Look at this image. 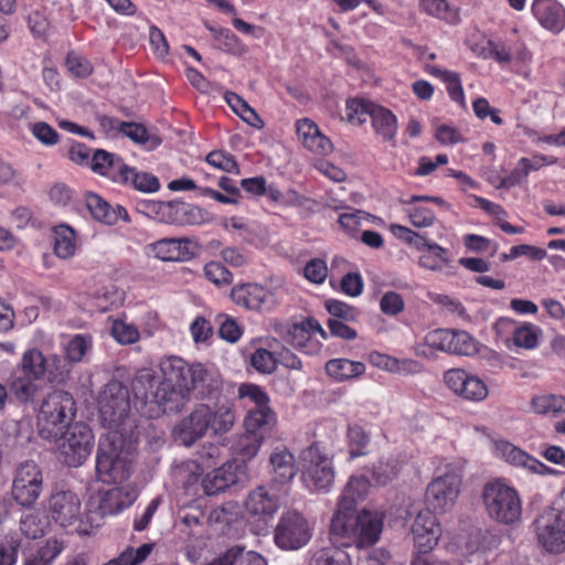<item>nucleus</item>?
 Masks as SVG:
<instances>
[{
    "mask_svg": "<svg viewBox=\"0 0 565 565\" xmlns=\"http://www.w3.org/2000/svg\"><path fill=\"white\" fill-rule=\"evenodd\" d=\"M163 379L149 403V416L179 412L192 390L204 383L206 370L201 364L188 365L181 358H169L161 362Z\"/></svg>",
    "mask_w": 565,
    "mask_h": 565,
    "instance_id": "1",
    "label": "nucleus"
},
{
    "mask_svg": "<svg viewBox=\"0 0 565 565\" xmlns=\"http://www.w3.org/2000/svg\"><path fill=\"white\" fill-rule=\"evenodd\" d=\"M235 419V413L228 405L222 404L212 409L206 404H199L174 427L173 434L180 444L191 447L210 429L218 436L228 433Z\"/></svg>",
    "mask_w": 565,
    "mask_h": 565,
    "instance_id": "2",
    "label": "nucleus"
},
{
    "mask_svg": "<svg viewBox=\"0 0 565 565\" xmlns=\"http://www.w3.org/2000/svg\"><path fill=\"white\" fill-rule=\"evenodd\" d=\"M134 449L127 445L122 433L109 430L98 443L96 454V472L105 483H121L132 471Z\"/></svg>",
    "mask_w": 565,
    "mask_h": 565,
    "instance_id": "3",
    "label": "nucleus"
},
{
    "mask_svg": "<svg viewBox=\"0 0 565 565\" xmlns=\"http://www.w3.org/2000/svg\"><path fill=\"white\" fill-rule=\"evenodd\" d=\"M384 515L376 511L363 509L348 516L333 515L330 534L342 545L366 548L374 545L381 536Z\"/></svg>",
    "mask_w": 565,
    "mask_h": 565,
    "instance_id": "4",
    "label": "nucleus"
},
{
    "mask_svg": "<svg viewBox=\"0 0 565 565\" xmlns=\"http://www.w3.org/2000/svg\"><path fill=\"white\" fill-rule=\"evenodd\" d=\"M75 413V402L68 392L55 390L49 393L38 414L40 436L47 440H57L63 430L71 426Z\"/></svg>",
    "mask_w": 565,
    "mask_h": 565,
    "instance_id": "5",
    "label": "nucleus"
},
{
    "mask_svg": "<svg viewBox=\"0 0 565 565\" xmlns=\"http://www.w3.org/2000/svg\"><path fill=\"white\" fill-rule=\"evenodd\" d=\"M482 501L488 515L499 523L510 525L521 518L522 502L518 491L500 480L484 484Z\"/></svg>",
    "mask_w": 565,
    "mask_h": 565,
    "instance_id": "6",
    "label": "nucleus"
},
{
    "mask_svg": "<svg viewBox=\"0 0 565 565\" xmlns=\"http://www.w3.org/2000/svg\"><path fill=\"white\" fill-rule=\"evenodd\" d=\"M100 419L110 430H118L130 412L128 388L119 381L108 382L98 399Z\"/></svg>",
    "mask_w": 565,
    "mask_h": 565,
    "instance_id": "7",
    "label": "nucleus"
},
{
    "mask_svg": "<svg viewBox=\"0 0 565 565\" xmlns=\"http://www.w3.org/2000/svg\"><path fill=\"white\" fill-rule=\"evenodd\" d=\"M43 491V473L32 460L20 462L13 475L11 497L23 508H32Z\"/></svg>",
    "mask_w": 565,
    "mask_h": 565,
    "instance_id": "8",
    "label": "nucleus"
},
{
    "mask_svg": "<svg viewBox=\"0 0 565 565\" xmlns=\"http://www.w3.org/2000/svg\"><path fill=\"white\" fill-rule=\"evenodd\" d=\"M312 531L308 520L298 511L281 514L274 531L276 545L285 551H296L308 544Z\"/></svg>",
    "mask_w": 565,
    "mask_h": 565,
    "instance_id": "9",
    "label": "nucleus"
},
{
    "mask_svg": "<svg viewBox=\"0 0 565 565\" xmlns=\"http://www.w3.org/2000/svg\"><path fill=\"white\" fill-rule=\"evenodd\" d=\"M60 444L62 460L68 467H78L90 455L94 446L92 429L83 424L75 423L63 430Z\"/></svg>",
    "mask_w": 565,
    "mask_h": 565,
    "instance_id": "10",
    "label": "nucleus"
},
{
    "mask_svg": "<svg viewBox=\"0 0 565 565\" xmlns=\"http://www.w3.org/2000/svg\"><path fill=\"white\" fill-rule=\"evenodd\" d=\"M134 502V495L121 488L114 487L100 490L90 497L87 508V522L98 527L107 515H114L128 508Z\"/></svg>",
    "mask_w": 565,
    "mask_h": 565,
    "instance_id": "11",
    "label": "nucleus"
},
{
    "mask_svg": "<svg viewBox=\"0 0 565 565\" xmlns=\"http://www.w3.org/2000/svg\"><path fill=\"white\" fill-rule=\"evenodd\" d=\"M47 513L50 518L62 527L74 526L78 531L82 525V502L79 497L71 490H55L47 499Z\"/></svg>",
    "mask_w": 565,
    "mask_h": 565,
    "instance_id": "12",
    "label": "nucleus"
},
{
    "mask_svg": "<svg viewBox=\"0 0 565 565\" xmlns=\"http://www.w3.org/2000/svg\"><path fill=\"white\" fill-rule=\"evenodd\" d=\"M539 542L550 553L565 551V512L548 508L535 520Z\"/></svg>",
    "mask_w": 565,
    "mask_h": 565,
    "instance_id": "13",
    "label": "nucleus"
},
{
    "mask_svg": "<svg viewBox=\"0 0 565 565\" xmlns=\"http://www.w3.org/2000/svg\"><path fill=\"white\" fill-rule=\"evenodd\" d=\"M444 382L454 394L469 402H482L489 394L487 384L479 376L462 369L446 371Z\"/></svg>",
    "mask_w": 565,
    "mask_h": 565,
    "instance_id": "14",
    "label": "nucleus"
},
{
    "mask_svg": "<svg viewBox=\"0 0 565 565\" xmlns=\"http://www.w3.org/2000/svg\"><path fill=\"white\" fill-rule=\"evenodd\" d=\"M460 478L456 473H445L435 478L427 487L426 502L435 512H446L451 509L460 490Z\"/></svg>",
    "mask_w": 565,
    "mask_h": 565,
    "instance_id": "15",
    "label": "nucleus"
},
{
    "mask_svg": "<svg viewBox=\"0 0 565 565\" xmlns=\"http://www.w3.org/2000/svg\"><path fill=\"white\" fill-rule=\"evenodd\" d=\"M315 332L323 339L327 338V332L315 318H306L289 326L284 334V340L303 353L313 355L322 347L318 340L312 339Z\"/></svg>",
    "mask_w": 565,
    "mask_h": 565,
    "instance_id": "16",
    "label": "nucleus"
},
{
    "mask_svg": "<svg viewBox=\"0 0 565 565\" xmlns=\"http://www.w3.org/2000/svg\"><path fill=\"white\" fill-rule=\"evenodd\" d=\"M431 347L457 355H473L478 352V342L462 330H436L430 333Z\"/></svg>",
    "mask_w": 565,
    "mask_h": 565,
    "instance_id": "17",
    "label": "nucleus"
},
{
    "mask_svg": "<svg viewBox=\"0 0 565 565\" xmlns=\"http://www.w3.org/2000/svg\"><path fill=\"white\" fill-rule=\"evenodd\" d=\"M156 257L164 262H186L200 250L198 242L183 238H163L151 245Z\"/></svg>",
    "mask_w": 565,
    "mask_h": 565,
    "instance_id": "18",
    "label": "nucleus"
},
{
    "mask_svg": "<svg viewBox=\"0 0 565 565\" xmlns=\"http://www.w3.org/2000/svg\"><path fill=\"white\" fill-rule=\"evenodd\" d=\"M137 211L148 217L166 223L194 222L190 217L185 220L179 217V215L185 216L194 212V209L183 202L141 201L137 204Z\"/></svg>",
    "mask_w": 565,
    "mask_h": 565,
    "instance_id": "19",
    "label": "nucleus"
},
{
    "mask_svg": "<svg viewBox=\"0 0 565 565\" xmlns=\"http://www.w3.org/2000/svg\"><path fill=\"white\" fill-rule=\"evenodd\" d=\"M231 297L236 305L252 310H262L274 303V295L258 284H242L234 286Z\"/></svg>",
    "mask_w": 565,
    "mask_h": 565,
    "instance_id": "20",
    "label": "nucleus"
},
{
    "mask_svg": "<svg viewBox=\"0 0 565 565\" xmlns=\"http://www.w3.org/2000/svg\"><path fill=\"white\" fill-rule=\"evenodd\" d=\"M370 487V481L365 477H351L342 490L333 515L348 516L349 513L355 512L356 505L369 494Z\"/></svg>",
    "mask_w": 565,
    "mask_h": 565,
    "instance_id": "21",
    "label": "nucleus"
},
{
    "mask_svg": "<svg viewBox=\"0 0 565 565\" xmlns=\"http://www.w3.org/2000/svg\"><path fill=\"white\" fill-rule=\"evenodd\" d=\"M238 469L237 462L228 461L206 473L202 479L203 492L206 495H215L236 484L239 480Z\"/></svg>",
    "mask_w": 565,
    "mask_h": 565,
    "instance_id": "22",
    "label": "nucleus"
},
{
    "mask_svg": "<svg viewBox=\"0 0 565 565\" xmlns=\"http://www.w3.org/2000/svg\"><path fill=\"white\" fill-rule=\"evenodd\" d=\"M297 135L307 149L318 154L326 156L333 149L330 139L322 135L318 126L308 118L298 121Z\"/></svg>",
    "mask_w": 565,
    "mask_h": 565,
    "instance_id": "23",
    "label": "nucleus"
},
{
    "mask_svg": "<svg viewBox=\"0 0 565 565\" xmlns=\"http://www.w3.org/2000/svg\"><path fill=\"white\" fill-rule=\"evenodd\" d=\"M532 10L540 24L546 30L559 32L565 26V11L556 1L535 0Z\"/></svg>",
    "mask_w": 565,
    "mask_h": 565,
    "instance_id": "24",
    "label": "nucleus"
},
{
    "mask_svg": "<svg viewBox=\"0 0 565 565\" xmlns=\"http://www.w3.org/2000/svg\"><path fill=\"white\" fill-rule=\"evenodd\" d=\"M113 181L122 184H129L135 190L143 193H153L160 189V182L157 177L148 172H139L127 164L120 166V171L111 175Z\"/></svg>",
    "mask_w": 565,
    "mask_h": 565,
    "instance_id": "25",
    "label": "nucleus"
},
{
    "mask_svg": "<svg viewBox=\"0 0 565 565\" xmlns=\"http://www.w3.org/2000/svg\"><path fill=\"white\" fill-rule=\"evenodd\" d=\"M372 109L373 113L370 119L375 132L381 136L384 141L391 142V145L395 147V136L398 128L396 116L390 109L377 104Z\"/></svg>",
    "mask_w": 565,
    "mask_h": 565,
    "instance_id": "26",
    "label": "nucleus"
},
{
    "mask_svg": "<svg viewBox=\"0 0 565 565\" xmlns=\"http://www.w3.org/2000/svg\"><path fill=\"white\" fill-rule=\"evenodd\" d=\"M305 476L308 484L319 491L328 490L334 480L332 465L327 458L310 462L306 468Z\"/></svg>",
    "mask_w": 565,
    "mask_h": 565,
    "instance_id": "27",
    "label": "nucleus"
},
{
    "mask_svg": "<svg viewBox=\"0 0 565 565\" xmlns=\"http://www.w3.org/2000/svg\"><path fill=\"white\" fill-rule=\"evenodd\" d=\"M246 508L255 515H271L278 510L279 501L275 493H270L265 487H258L249 493Z\"/></svg>",
    "mask_w": 565,
    "mask_h": 565,
    "instance_id": "28",
    "label": "nucleus"
},
{
    "mask_svg": "<svg viewBox=\"0 0 565 565\" xmlns=\"http://www.w3.org/2000/svg\"><path fill=\"white\" fill-rule=\"evenodd\" d=\"M274 479L280 484L289 482L297 473L294 455L287 449L276 450L270 456Z\"/></svg>",
    "mask_w": 565,
    "mask_h": 565,
    "instance_id": "29",
    "label": "nucleus"
},
{
    "mask_svg": "<svg viewBox=\"0 0 565 565\" xmlns=\"http://www.w3.org/2000/svg\"><path fill=\"white\" fill-rule=\"evenodd\" d=\"M275 423L276 415L268 405L249 408L244 420V426L247 431L263 435V431L270 429Z\"/></svg>",
    "mask_w": 565,
    "mask_h": 565,
    "instance_id": "30",
    "label": "nucleus"
},
{
    "mask_svg": "<svg viewBox=\"0 0 565 565\" xmlns=\"http://www.w3.org/2000/svg\"><path fill=\"white\" fill-rule=\"evenodd\" d=\"M326 372L335 381L341 382L362 375L365 372V365L349 359H333L327 362Z\"/></svg>",
    "mask_w": 565,
    "mask_h": 565,
    "instance_id": "31",
    "label": "nucleus"
},
{
    "mask_svg": "<svg viewBox=\"0 0 565 565\" xmlns=\"http://www.w3.org/2000/svg\"><path fill=\"white\" fill-rule=\"evenodd\" d=\"M160 382L152 370L143 369L139 371L131 383L136 399L146 406L149 405L151 395H153Z\"/></svg>",
    "mask_w": 565,
    "mask_h": 565,
    "instance_id": "32",
    "label": "nucleus"
},
{
    "mask_svg": "<svg viewBox=\"0 0 565 565\" xmlns=\"http://www.w3.org/2000/svg\"><path fill=\"white\" fill-rule=\"evenodd\" d=\"M503 452L507 458V461H509L512 465L526 468L531 472L539 475H547L553 472V470L545 466L542 461L534 457H531L530 455H527L526 452H524L523 450L515 446H505Z\"/></svg>",
    "mask_w": 565,
    "mask_h": 565,
    "instance_id": "33",
    "label": "nucleus"
},
{
    "mask_svg": "<svg viewBox=\"0 0 565 565\" xmlns=\"http://www.w3.org/2000/svg\"><path fill=\"white\" fill-rule=\"evenodd\" d=\"M541 329L530 322L523 323L514 329L512 337L505 339V344L511 348V343L518 348L532 350L539 344Z\"/></svg>",
    "mask_w": 565,
    "mask_h": 565,
    "instance_id": "34",
    "label": "nucleus"
},
{
    "mask_svg": "<svg viewBox=\"0 0 565 565\" xmlns=\"http://www.w3.org/2000/svg\"><path fill=\"white\" fill-rule=\"evenodd\" d=\"M20 366L24 376L36 381L45 374L46 360L41 351L31 349L23 354Z\"/></svg>",
    "mask_w": 565,
    "mask_h": 565,
    "instance_id": "35",
    "label": "nucleus"
},
{
    "mask_svg": "<svg viewBox=\"0 0 565 565\" xmlns=\"http://www.w3.org/2000/svg\"><path fill=\"white\" fill-rule=\"evenodd\" d=\"M54 253L57 257L66 259L75 253V232L67 225H60L54 230Z\"/></svg>",
    "mask_w": 565,
    "mask_h": 565,
    "instance_id": "36",
    "label": "nucleus"
},
{
    "mask_svg": "<svg viewBox=\"0 0 565 565\" xmlns=\"http://www.w3.org/2000/svg\"><path fill=\"white\" fill-rule=\"evenodd\" d=\"M119 131L136 143L147 145L149 149H154L161 143V139L156 135H149L141 124L120 121Z\"/></svg>",
    "mask_w": 565,
    "mask_h": 565,
    "instance_id": "37",
    "label": "nucleus"
},
{
    "mask_svg": "<svg viewBox=\"0 0 565 565\" xmlns=\"http://www.w3.org/2000/svg\"><path fill=\"white\" fill-rule=\"evenodd\" d=\"M348 452L351 459L367 455L370 435L359 425H349L347 430Z\"/></svg>",
    "mask_w": 565,
    "mask_h": 565,
    "instance_id": "38",
    "label": "nucleus"
},
{
    "mask_svg": "<svg viewBox=\"0 0 565 565\" xmlns=\"http://www.w3.org/2000/svg\"><path fill=\"white\" fill-rule=\"evenodd\" d=\"M120 166H125L121 158L103 149L96 150L90 159V169L100 175L111 178L113 173L110 171L113 169H117V172L120 171Z\"/></svg>",
    "mask_w": 565,
    "mask_h": 565,
    "instance_id": "39",
    "label": "nucleus"
},
{
    "mask_svg": "<svg viewBox=\"0 0 565 565\" xmlns=\"http://www.w3.org/2000/svg\"><path fill=\"white\" fill-rule=\"evenodd\" d=\"M310 565H352L347 551L338 546L318 550L311 557Z\"/></svg>",
    "mask_w": 565,
    "mask_h": 565,
    "instance_id": "40",
    "label": "nucleus"
},
{
    "mask_svg": "<svg viewBox=\"0 0 565 565\" xmlns=\"http://www.w3.org/2000/svg\"><path fill=\"white\" fill-rule=\"evenodd\" d=\"M86 206L96 221L107 225L116 224V215L113 207L102 196L95 193L87 194Z\"/></svg>",
    "mask_w": 565,
    "mask_h": 565,
    "instance_id": "41",
    "label": "nucleus"
},
{
    "mask_svg": "<svg viewBox=\"0 0 565 565\" xmlns=\"http://www.w3.org/2000/svg\"><path fill=\"white\" fill-rule=\"evenodd\" d=\"M47 527L49 522L39 512L26 513L20 520V530L22 534L32 540L42 537Z\"/></svg>",
    "mask_w": 565,
    "mask_h": 565,
    "instance_id": "42",
    "label": "nucleus"
},
{
    "mask_svg": "<svg viewBox=\"0 0 565 565\" xmlns=\"http://www.w3.org/2000/svg\"><path fill=\"white\" fill-rule=\"evenodd\" d=\"M531 406L537 414L565 413V396L554 394L534 396Z\"/></svg>",
    "mask_w": 565,
    "mask_h": 565,
    "instance_id": "43",
    "label": "nucleus"
},
{
    "mask_svg": "<svg viewBox=\"0 0 565 565\" xmlns=\"http://www.w3.org/2000/svg\"><path fill=\"white\" fill-rule=\"evenodd\" d=\"M376 104L365 100L363 98H354L347 102L345 116L350 122L364 124L367 118H371L373 107Z\"/></svg>",
    "mask_w": 565,
    "mask_h": 565,
    "instance_id": "44",
    "label": "nucleus"
},
{
    "mask_svg": "<svg viewBox=\"0 0 565 565\" xmlns=\"http://www.w3.org/2000/svg\"><path fill=\"white\" fill-rule=\"evenodd\" d=\"M61 551L62 544L58 541L49 540L44 546L25 557L24 565H50Z\"/></svg>",
    "mask_w": 565,
    "mask_h": 565,
    "instance_id": "45",
    "label": "nucleus"
},
{
    "mask_svg": "<svg viewBox=\"0 0 565 565\" xmlns=\"http://www.w3.org/2000/svg\"><path fill=\"white\" fill-rule=\"evenodd\" d=\"M34 381L33 379L15 373L10 383V391L19 402L28 403L33 399L38 392V386L34 384Z\"/></svg>",
    "mask_w": 565,
    "mask_h": 565,
    "instance_id": "46",
    "label": "nucleus"
},
{
    "mask_svg": "<svg viewBox=\"0 0 565 565\" xmlns=\"http://www.w3.org/2000/svg\"><path fill=\"white\" fill-rule=\"evenodd\" d=\"M151 551V544H142L136 551L132 547H127L117 557L103 565H139L149 556Z\"/></svg>",
    "mask_w": 565,
    "mask_h": 565,
    "instance_id": "47",
    "label": "nucleus"
},
{
    "mask_svg": "<svg viewBox=\"0 0 565 565\" xmlns=\"http://www.w3.org/2000/svg\"><path fill=\"white\" fill-rule=\"evenodd\" d=\"M263 443V435L250 431H245L242 435L235 446V451L242 457V460H249L255 457Z\"/></svg>",
    "mask_w": 565,
    "mask_h": 565,
    "instance_id": "48",
    "label": "nucleus"
},
{
    "mask_svg": "<svg viewBox=\"0 0 565 565\" xmlns=\"http://www.w3.org/2000/svg\"><path fill=\"white\" fill-rule=\"evenodd\" d=\"M324 306L331 315L330 319L352 322L355 321L359 316V310L355 307L340 300L329 299L326 301Z\"/></svg>",
    "mask_w": 565,
    "mask_h": 565,
    "instance_id": "49",
    "label": "nucleus"
},
{
    "mask_svg": "<svg viewBox=\"0 0 565 565\" xmlns=\"http://www.w3.org/2000/svg\"><path fill=\"white\" fill-rule=\"evenodd\" d=\"M238 397L247 399L254 404V407H264L269 405V396L258 385L252 383L241 384L238 387Z\"/></svg>",
    "mask_w": 565,
    "mask_h": 565,
    "instance_id": "50",
    "label": "nucleus"
},
{
    "mask_svg": "<svg viewBox=\"0 0 565 565\" xmlns=\"http://www.w3.org/2000/svg\"><path fill=\"white\" fill-rule=\"evenodd\" d=\"M441 529L436 515L429 509L417 512L412 525V535L428 534L431 530Z\"/></svg>",
    "mask_w": 565,
    "mask_h": 565,
    "instance_id": "51",
    "label": "nucleus"
},
{
    "mask_svg": "<svg viewBox=\"0 0 565 565\" xmlns=\"http://www.w3.org/2000/svg\"><path fill=\"white\" fill-rule=\"evenodd\" d=\"M205 277L214 285L228 286L233 282L232 273L220 262H210L204 267Z\"/></svg>",
    "mask_w": 565,
    "mask_h": 565,
    "instance_id": "52",
    "label": "nucleus"
},
{
    "mask_svg": "<svg viewBox=\"0 0 565 565\" xmlns=\"http://www.w3.org/2000/svg\"><path fill=\"white\" fill-rule=\"evenodd\" d=\"M67 71L78 78H86L93 73L92 63L84 56L71 52L65 60Z\"/></svg>",
    "mask_w": 565,
    "mask_h": 565,
    "instance_id": "53",
    "label": "nucleus"
},
{
    "mask_svg": "<svg viewBox=\"0 0 565 565\" xmlns=\"http://www.w3.org/2000/svg\"><path fill=\"white\" fill-rule=\"evenodd\" d=\"M20 540L17 535H6L0 539V565H14Z\"/></svg>",
    "mask_w": 565,
    "mask_h": 565,
    "instance_id": "54",
    "label": "nucleus"
},
{
    "mask_svg": "<svg viewBox=\"0 0 565 565\" xmlns=\"http://www.w3.org/2000/svg\"><path fill=\"white\" fill-rule=\"evenodd\" d=\"M206 162L222 171L239 173L238 164L235 158L221 150L211 151L206 158Z\"/></svg>",
    "mask_w": 565,
    "mask_h": 565,
    "instance_id": "55",
    "label": "nucleus"
},
{
    "mask_svg": "<svg viewBox=\"0 0 565 565\" xmlns=\"http://www.w3.org/2000/svg\"><path fill=\"white\" fill-rule=\"evenodd\" d=\"M250 364L260 373H271L276 369V352L266 349L256 350L250 356Z\"/></svg>",
    "mask_w": 565,
    "mask_h": 565,
    "instance_id": "56",
    "label": "nucleus"
},
{
    "mask_svg": "<svg viewBox=\"0 0 565 565\" xmlns=\"http://www.w3.org/2000/svg\"><path fill=\"white\" fill-rule=\"evenodd\" d=\"M247 550L243 545H233L206 565H243Z\"/></svg>",
    "mask_w": 565,
    "mask_h": 565,
    "instance_id": "57",
    "label": "nucleus"
},
{
    "mask_svg": "<svg viewBox=\"0 0 565 565\" xmlns=\"http://www.w3.org/2000/svg\"><path fill=\"white\" fill-rule=\"evenodd\" d=\"M111 334L120 344H131L138 341L139 331L131 324L122 321H115L111 328Z\"/></svg>",
    "mask_w": 565,
    "mask_h": 565,
    "instance_id": "58",
    "label": "nucleus"
},
{
    "mask_svg": "<svg viewBox=\"0 0 565 565\" xmlns=\"http://www.w3.org/2000/svg\"><path fill=\"white\" fill-rule=\"evenodd\" d=\"M391 231L397 238L413 245L417 249H423L428 245V241L425 236L409 230L408 227L394 224L391 226Z\"/></svg>",
    "mask_w": 565,
    "mask_h": 565,
    "instance_id": "59",
    "label": "nucleus"
},
{
    "mask_svg": "<svg viewBox=\"0 0 565 565\" xmlns=\"http://www.w3.org/2000/svg\"><path fill=\"white\" fill-rule=\"evenodd\" d=\"M305 277L313 284H322L328 276V266L323 259L313 258L303 267Z\"/></svg>",
    "mask_w": 565,
    "mask_h": 565,
    "instance_id": "60",
    "label": "nucleus"
},
{
    "mask_svg": "<svg viewBox=\"0 0 565 565\" xmlns=\"http://www.w3.org/2000/svg\"><path fill=\"white\" fill-rule=\"evenodd\" d=\"M371 472L374 481L382 486L388 483L397 476L395 466L382 459L373 463Z\"/></svg>",
    "mask_w": 565,
    "mask_h": 565,
    "instance_id": "61",
    "label": "nucleus"
},
{
    "mask_svg": "<svg viewBox=\"0 0 565 565\" xmlns=\"http://www.w3.org/2000/svg\"><path fill=\"white\" fill-rule=\"evenodd\" d=\"M380 308L384 315L397 316L404 310L405 303L398 292L387 291L381 298Z\"/></svg>",
    "mask_w": 565,
    "mask_h": 565,
    "instance_id": "62",
    "label": "nucleus"
},
{
    "mask_svg": "<svg viewBox=\"0 0 565 565\" xmlns=\"http://www.w3.org/2000/svg\"><path fill=\"white\" fill-rule=\"evenodd\" d=\"M441 535V529L431 530L428 534L413 535V542L418 551V555L429 553L436 545Z\"/></svg>",
    "mask_w": 565,
    "mask_h": 565,
    "instance_id": "63",
    "label": "nucleus"
},
{
    "mask_svg": "<svg viewBox=\"0 0 565 565\" xmlns=\"http://www.w3.org/2000/svg\"><path fill=\"white\" fill-rule=\"evenodd\" d=\"M408 217L416 227H429L435 222V214L424 206H414L408 210Z\"/></svg>",
    "mask_w": 565,
    "mask_h": 565,
    "instance_id": "64",
    "label": "nucleus"
}]
</instances>
